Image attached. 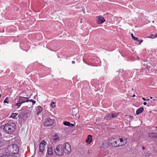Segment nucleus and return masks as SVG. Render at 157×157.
I'll return each mask as SVG.
<instances>
[{
    "label": "nucleus",
    "instance_id": "nucleus-36",
    "mask_svg": "<svg viewBox=\"0 0 157 157\" xmlns=\"http://www.w3.org/2000/svg\"><path fill=\"white\" fill-rule=\"evenodd\" d=\"M132 97H135V94H134L132 96Z\"/></svg>",
    "mask_w": 157,
    "mask_h": 157
},
{
    "label": "nucleus",
    "instance_id": "nucleus-26",
    "mask_svg": "<svg viewBox=\"0 0 157 157\" xmlns=\"http://www.w3.org/2000/svg\"><path fill=\"white\" fill-rule=\"evenodd\" d=\"M29 101L31 102L32 103L33 105L34 104L36 103V101L33 99H28V102Z\"/></svg>",
    "mask_w": 157,
    "mask_h": 157
},
{
    "label": "nucleus",
    "instance_id": "nucleus-33",
    "mask_svg": "<svg viewBox=\"0 0 157 157\" xmlns=\"http://www.w3.org/2000/svg\"><path fill=\"white\" fill-rule=\"evenodd\" d=\"M72 64H74L75 63V61H72Z\"/></svg>",
    "mask_w": 157,
    "mask_h": 157
},
{
    "label": "nucleus",
    "instance_id": "nucleus-28",
    "mask_svg": "<svg viewBox=\"0 0 157 157\" xmlns=\"http://www.w3.org/2000/svg\"><path fill=\"white\" fill-rule=\"evenodd\" d=\"M137 41L139 43V44H140L141 43H142L143 42V40H139L138 39V40Z\"/></svg>",
    "mask_w": 157,
    "mask_h": 157
},
{
    "label": "nucleus",
    "instance_id": "nucleus-32",
    "mask_svg": "<svg viewBox=\"0 0 157 157\" xmlns=\"http://www.w3.org/2000/svg\"><path fill=\"white\" fill-rule=\"evenodd\" d=\"M131 36H132V38H133V37H134V36H133V34H132V33H131Z\"/></svg>",
    "mask_w": 157,
    "mask_h": 157
},
{
    "label": "nucleus",
    "instance_id": "nucleus-23",
    "mask_svg": "<svg viewBox=\"0 0 157 157\" xmlns=\"http://www.w3.org/2000/svg\"><path fill=\"white\" fill-rule=\"evenodd\" d=\"M0 157H8V155H7L6 154H1L0 155Z\"/></svg>",
    "mask_w": 157,
    "mask_h": 157
},
{
    "label": "nucleus",
    "instance_id": "nucleus-25",
    "mask_svg": "<svg viewBox=\"0 0 157 157\" xmlns=\"http://www.w3.org/2000/svg\"><path fill=\"white\" fill-rule=\"evenodd\" d=\"M5 143L2 140H0V147H2L4 145Z\"/></svg>",
    "mask_w": 157,
    "mask_h": 157
},
{
    "label": "nucleus",
    "instance_id": "nucleus-5",
    "mask_svg": "<svg viewBox=\"0 0 157 157\" xmlns=\"http://www.w3.org/2000/svg\"><path fill=\"white\" fill-rule=\"evenodd\" d=\"M118 115L119 114L117 113H109L105 115L104 119L105 120H110L112 118H116L118 116Z\"/></svg>",
    "mask_w": 157,
    "mask_h": 157
},
{
    "label": "nucleus",
    "instance_id": "nucleus-13",
    "mask_svg": "<svg viewBox=\"0 0 157 157\" xmlns=\"http://www.w3.org/2000/svg\"><path fill=\"white\" fill-rule=\"evenodd\" d=\"M47 153L50 155L53 154L52 148V147H48L47 151Z\"/></svg>",
    "mask_w": 157,
    "mask_h": 157
},
{
    "label": "nucleus",
    "instance_id": "nucleus-7",
    "mask_svg": "<svg viewBox=\"0 0 157 157\" xmlns=\"http://www.w3.org/2000/svg\"><path fill=\"white\" fill-rule=\"evenodd\" d=\"M46 142L45 140H42L40 144L39 145V151L41 153H43L45 148V146Z\"/></svg>",
    "mask_w": 157,
    "mask_h": 157
},
{
    "label": "nucleus",
    "instance_id": "nucleus-12",
    "mask_svg": "<svg viewBox=\"0 0 157 157\" xmlns=\"http://www.w3.org/2000/svg\"><path fill=\"white\" fill-rule=\"evenodd\" d=\"M92 140V136L91 135H88L86 140V142L88 144H90Z\"/></svg>",
    "mask_w": 157,
    "mask_h": 157
},
{
    "label": "nucleus",
    "instance_id": "nucleus-3",
    "mask_svg": "<svg viewBox=\"0 0 157 157\" xmlns=\"http://www.w3.org/2000/svg\"><path fill=\"white\" fill-rule=\"evenodd\" d=\"M8 150L12 154H17L18 152L19 148L17 144H13L8 146Z\"/></svg>",
    "mask_w": 157,
    "mask_h": 157
},
{
    "label": "nucleus",
    "instance_id": "nucleus-34",
    "mask_svg": "<svg viewBox=\"0 0 157 157\" xmlns=\"http://www.w3.org/2000/svg\"><path fill=\"white\" fill-rule=\"evenodd\" d=\"M142 148L143 150H144L145 149V148L144 147H142Z\"/></svg>",
    "mask_w": 157,
    "mask_h": 157
},
{
    "label": "nucleus",
    "instance_id": "nucleus-41",
    "mask_svg": "<svg viewBox=\"0 0 157 157\" xmlns=\"http://www.w3.org/2000/svg\"><path fill=\"white\" fill-rule=\"evenodd\" d=\"M155 35H156V37H157V33L155 34Z\"/></svg>",
    "mask_w": 157,
    "mask_h": 157
},
{
    "label": "nucleus",
    "instance_id": "nucleus-19",
    "mask_svg": "<svg viewBox=\"0 0 157 157\" xmlns=\"http://www.w3.org/2000/svg\"><path fill=\"white\" fill-rule=\"evenodd\" d=\"M53 139L55 140L58 141L59 140V137L58 136L55 135L53 136Z\"/></svg>",
    "mask_w": 157,
    "mask_h": 157
},
{
    "label": "nucleus",
    "instance_id": "nucleus-31",
    "mask_svg": "<svg viewBox=\"0 0 157 157\" xmlns=\"http://www.w3.org/2000/svg\"><path fill=\"white\" fill-rule=\"evenodd\" d=\"M143 104L144 105H146L147 104V103L146 102H144Z\"/></svg>",
    "mask_w": 157,
    "mask_h": 157
},
{
    "label": "nucleus",
    "instance_id": "nucleus-20",
    "mask_svg": "<svg viewBox=\"0 0 157 157\" xmlns=\"http://www.w3.org/2000/svg\"><path fill=\"white\" fill-rule=\"evenodd\" d=\"M124 72V71L123 69H120L119 71L118 72V73H119L118 75H122V72Z\"/></svg>",
    "mask_w": 157,
    "mask_h": 157
},
{
    "label": "nucleus",
    "instance_id": "nucleus-38",
    "mask_svg": "<svg viewBox=\"0 0 157 157\" xmlns=\"http://www.w3.org/2000/svg\"><path fill=\"white\" fill-rule=\"evenodd\" d=\"M2 96V95L1 94H0V98Z\"/></svg>",
    "mask_w": 157,
    "mask_h": 157
},
{
    "label": "nucleus",
    "instance_id": "nucleus-4",
    "mask_svg": "<svg viewBox=\"0 0 157 157\" xmlns=\"http://www.w3.org/2000/svg\"><path fill=\"white\" fill-rule=\"evenodd\" d=\"M108 144L109 146H112L114 147L121 146V145L117 144V140L112 137L109 139Z\"/></svg>",
    "mask_w": 157,
    "mask_h": 157
},
{
    "label": "nucleus",
    "instance_id": "nucleus-9",
    "mask_svg": "<svg viewBox=\"0 0 157 157\" xmlns=\"http://www.w3.org/2000/svg\"><path fill=\"white\" fill-rule=\"evenodd\" d=\"M148 136L151 139H157V133L154 132L149 133L148 134Z\"/></svg>",
    "mask_w": 157,
    "mask_h": 157
},
{
    "label": "nucleus",
    "instance_id": "nucleus-37",
    "mask_svg": "<svg viewBox=\"0 0 157 157\" xmlns=\"http://www.w3.org/2000/svg\"><path fill=\"white\" fill-rule=\"evenodd\" d=\"M23 115H24V114H22V117L25 116H23ZM24 115H25V114H24Z\"/></svg>",
    "mask_w": 157,
    "mask_h": 157
},
{
    "label": "nucleus",
    "instance_id": "nucleus-42",
    "mask_svg": "<svg viewBox=\"0 0 157 157\" xmlns=\"http://www.w3.org/2000/svg\"><path fill=\"white\" fill-rule=\"evenodd\" d=\"M156 130H157V126L156 127Z\"/></svg>",
    "mask_w": 157,
    "mask_h": 157
},
{
    "label": "nucleus",
    "instance_id": "nucleus-29",
    "mask_svg": "<svg viewBox=\"0 0 157 157\" xmlns=\"http://www.w3.org/2000/svg\"><path fill=\"white\" fill-rule=\"evenodd\" d=\"M142 99L144 101H148L149 100V99H146L145 98H142Z\"/></svg>",
    "mask_w": 157,
    "mask_h": 157
},
{
    "label": "nucleus",
    "instance_id": "nucleus-1",
    "mask_svg": "<svg viewBox=\"0 0 157 157\" xmlns=\"http://www.w3.org/2000/svg\"><path fill=\"white\" fill-rule=\"evenodd\" d=\"M71 149L70 145L68 142H66L63 145L60 144L57 146L54 150V152L56 155L61 156L64 154H69Z\"/></svg>",
    "mask_w": 157,
    "mask_h": 157
},
{
    "label": "nucleus",
    "instance_id": "nucleus-39",
    "mask_svg": "<svg viewBox=\"0 0 157 157\" xmlns=\"http://www.w3.org/2000/svg\"><path fill=\"white\" fill-rule=\"evenodd\" d=\"M150 98L151 99H152V97H150Z\"/></svg>",
    "mask_w": 157,
    "mask_h": 157
},
{
    "label": "nucleus",
    "instance_id": "nucleus-15",
    "mask_svg": "<svg viewBox=\"0 0 157 157\" xmlns=\"http://www.w3.org/2000/svg\"><path fill=\"white\" fill-rule=\"evenodd\" d=\"M22 104L21 101L19 100V97L18 98V100L17 101V103L15 105L17 106V108H19L21 105Z\"/></svg>",
    "mask_w": 157,
    "mask_h": 157
},
{
    "label": "nucleus",
    "instance_id": "nucleus-44",
    "mask_svg": "<svg viewBox=\"0 0 157 157\" xmlns=\"http://www.w3.org/2000/svg\"><path fill=\"white\" fill-rule=\"evenodd\" d=\"M152 22H154V21H152Z\"/></svg>",
    "mask_w": 157,
    "mask_h": 157
},
{
    "label": "nucleus",
    "instance_id": "nucleus-6",
    "mask_svg": "<svg viewBox=\"0 0 157 157\" xmlns=\"http://www.w3.org/2000/svg\"><path fill=\"white\" fill-rule=\"evenodd\" d=\"M54 119L51 118H50L45 119L44 125L46 126H51L53 124L54 122Z\"/></svg>",
    "mask_w": 157,
    "mask_h": 157
},
{
    "label": "nucleus",
    "instance_id": "nucleus-22",
    "mask_svg": "<svg viewBox=\"0 0 157 157\" xmlns=\"http://www.w3.org/2000/svg\"><path fill=\"white\" fill-rule=\"evenodd\" d=\"M51 105L52 107L54 108L56 106L55 103L54 102H52L51 103Z\"/></svg>",
    "mask_w": 157,
    "mask_h": 157
},
{
    "label": "nucleus",
    "instance_id": "nucleus-17",
    "mask_svg": "<svg viewBox=\"0 0 157 157\" xmlns=\"http://www.w3.org/2000/svg\"><path fill=\"white\" fill-rule=\"evenodd\" d=\"M18 113H12L10 116L9 117L10 118H12L14 119H16L17 118V115Z\"/></svg>",
    "mask_w": 157,
    "mask_h": 157
},
{
    "label": "nucleus",
    "instance_id": "nucleus-43",
    "mask_svg": "<svg viewBox=\"0 0 157 157\" xmlns=\"http://www.w3.org/2000/svg\"><path fill=\"white\" fill-rule=\"evenodd\" d=\"M0 120H2V119H1V118H0Z\"/></svg>",
    "mask_w": 157,
    "mask_h": 157
},
{
    "label": "nucleus",
    "instance_id": "nucleus-24",
    "mask_svg": "<svg viewBox=\"0 0 157 157\" xmlns=\"http://www.w3.org/2000/svg\"><path fill=\"white\" fill-rule=\"evenodd\" d=\"M148 37L151 38L153 39V38H156V37L155 34V35L151 34V35H150V36H149Z\"/></svg>",
    "mask_w": 157,
    "mask_h": 157
},
{
    "label": "nucleus",
    "instance_id": "nucleus-35",
    "mask_svg": "<svg viewBox=\"0 0 157 157\" xmlns=\"http://www.w3.org/2000/svg\"><path fill=\"white\" fill-rule=\"evenodd\" d=\"M123 140H126L127 141V139L124 138H123Z\"/></svg>",
    "mask_w": 157,
    "mask_h": 157
},
{
    "label": "nucleus",
    "instance_id": "nucleus-8",
    "mask_svg": "<svg viewBox=\"0 0 157 157\" xmlns=\"http://www.w3.org/2000/svg\"><path fill=\"white\" fill-rule=\"evenodd\" d=\"M96 21L99 24H101L105 21V20L102 17L99 16L97 17Z\"/></svg>",
    "mask_w": 157,
    "mask_h": 157
},
{
    "label": "nucleus",
    "instance_id": "nucleus-14",
    "mask_svg": "<svg viewBox=\"0 0 157 157\" xmlns=\"http://www.w3.org/2000/svg\"><path fill=\"white\" fill-rule=\"evenodd\" d=\"M144 111V108L143 107H140L139 108L136 110V113L137 115H139V114L142 113Z\"/></svg>",
    "mask_w": 157,
    "mask_h": 157
},
{
    "label": "nucleus",
    "instance_id": "nucleus-30",
    "mask_svg": "<svg viewBox=\"0 0 157 157\" xmlns=\"http://www.w3.org/2000/svg\"><path fill=\"white\" fill-rule=\"evenodd\" d=\"M74 126V125L73 124L71 123L70 127H73Z\"/></svg>",
    "mask_w": 157,
    "mask_h": 157
},
{
    "label": "nucleus",
    "instance_id": "nucleus-16",
    "mask_svg": "<svg viewBox=\"0 0 157 157\" xmlns=\"http://www.w3.org/2000/svg\"><path fill=\"white\" fill-rule=\"evenodd\" d=\"M120 141L121 143H123V144L120 145L121 146L124 145L127 143V141L126 140H123V138H120Z\"/></svg>",
    "mask_w": 157,
    "mask_h": 157
},
{
    "label": "nucleus",
    "instance_id": "nucleus-18",
    "mask_svg": "<svg viewBox=\"0 0 157 157\" xmlns=\"http://www.w3.org/2000/svg\"><path fill=\"white\" fill-rule=\"evenodd\" d=\"M63 124L65 126H70L71 123L69 122L64 121L63 122Z\"/></svg>",
    "mask_w": 157,
    "mask_h": 157
},
{
    "label": "nucleus",
    "instance_id": "nucleus-27",
    "mask_svg": "<svg viewBox=\"0 0 157 157\" xmlns=\"http://www.w3.org/2000/svg\"><path fill=\"white\" fill-rule=\"evenodd\" d=\"M132 38L135 41L137 40H138V38H137V37H135V36L133 37V38Z\"/></svg>",
    "mask_w": 157,
    "mask_h": 157
},
{
    "label": "nucleus",
    "instance_id": "nucleus-45",
    "mask_svg": "<svg viewBox=\"0 0 157 157\" xmlns=\"http://www.w3.org/2000/svg\"><path fill=\"white\" fill-rule=\"evenodd\" d=\"M121 82L122 83V82H123V81H121Z\"/></svg>",
    "mask_w": 157,
    "mask_h": 157
},
{
    "label": "nucleus",
    "instance_id": "nucleus-40",
    "mask_svg": "<svg viewBox=\"0 0 157 157\" xmlns=\"http://www.w3.org/2000/svg\"><path fill=\"white\" fill-rule=\"evenodd\" d=\"M94 81V80H92L91 82V83H92V82H93Z\"/></svg>",
    "mask_w": 157,
    "mask_h": 157
},
{
    "label": "nucleus",
    "instance_id": "nucleus-10",
    "mask_svg": "<svg viewBox=\"0 0 157 157\" xmlns=\"http://www.w3.org/2000/svg\"><path fill=\"white\" fill-rule=\"evenodd\" d=\"M19 100H20L22 103L25 102H28V98L27 97H24L21 96L19 97Z\"/></svg>",
    "mask_w": 157,
    "mask_h": 157
},
{
    "label": "nucleus",
    "instance_id": "nucleus-2",
    "mask_svg": "<svg viewBox=\"0 0 157 157\" xmlns=\"http://www.w3.org/2000/svg\"><path fill=\"white\" fill-rule=\"evenodd\" d=\"M15 128V124L11 122L5 124L3 129L6 133L11 134L14 132Z\"/></svg>",
    "mask_w": 157,
    "mask_h": 157
},
{
    "label": "nucleus",
    "instance_id": "nucleus-11",
    "mask_svg": "<svg viewBox=\"0 0 157 157\" xmlns=\"http://www.w3.org/2000/svg\"><path fill=\"white\" fill-rule=\"evenodd\" d=\"M36 114L38 115L40 113L42 112L43 110V108L40 106H38L36 108Z\"/></svg>",
    "mask_w": 157,
    "mask_h": 157
},
{
    "label": "nucleus",
    "instance_id": "nucleus-21",
    "mask_svg": "<svg viewBox=\"0 0 157 157\" xmlns=\"http://www.w3.org/2000/svg\"><path fill=\"white\" fill-rule=\"evenodd\" d=\"M4 103H7L8 104L9 103V101H8V97H6L5 99L4 100Z\"/></svg>",
    "mask_w": 157,
    "mask_h": 157
}]
</instances>
